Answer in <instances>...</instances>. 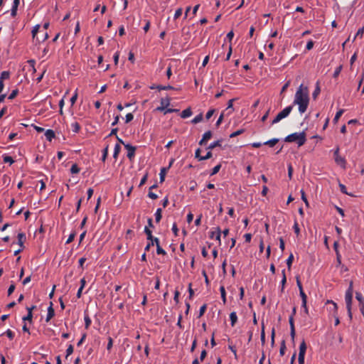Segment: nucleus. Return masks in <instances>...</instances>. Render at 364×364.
Segmentation results:
<instances>
[{"label":"nucleus","mask_w":364,"mask_h":364,"mask_svg":"<svg viewBox=\"0 0 364 364\" xmlns=\"http://www.w3.org/2000/svg\"><path fill=\"white\" fill-rule=\"evenodd\" d=\"M48 27H49V23H48V22L45 23L43 24V29H42V31H43V37L41 38V41H42V42H43V41H45L46 40H47V39H48V33H47V31H46V30L48 28Z\"/></svg>","instance_id":"4468645a"},{"label":"nucleus","mask_w":364,"mask_h":364,"mask_svg":"<svg viewBox=\"0 0 364 364\" xmlns=\"http://www.w3.org/2000/svg\"><path fill=\"white\" fill-rule=\"evenodd\" d=\"M86 336H87L86 333L82 334L81 338L77 343V346H80L84 343V341H85Z\"/></svg>","instance_id":"4d7b16f0"},{"label":"nucleus","mask_w":364,"mask_h":364,"mask_svg":"<svg viewBox=\"0 0 364 364\" xmlns=\"http://www.w3.org/2000/svg\"><path fill=\"white\" fill-rule=\"evenodd\" d=\"M230 319L231 321V326L233 327L237 321V316L236 312L233 311V312L230 313Z\"/></svg>","instance_id":"6ab92c4d"},{"label":"nucleus","mask_w":364,"mask_h":364,"mask_svg":"<svg viewBox=\"0 0 364 364\" xmlns=\"http://www.w3.org/2000/svg\"><path fill=\"white\" fill-rule=\"evenodd\" d=\"M38 32H43V31H40V25L39 24H37L33 28V30H32V37L35 40H36V41L38 42H42L41 41V38H40L37 34Z\"/></svg>","instance_id":"1a4fd4ad"},{"label":"nucleus","mask_w":364,"mask_h":364,"mask_svg":"<svg viewBox=\"0 0 364 364\" xmlns=\"http://www.w3.org/2000/svg\"><path fill=\"white\" fill-rule=\"evenodd\" d=\"M55 315V311L53 308V303L50 302L49 307L48 308V314L46 316V322H48Z\"/></svg>","instance_id":"ddd939ff"},{"label":"nucleus","mask_w":364,"mask_h":364,"mask_svg":"<svg viewBox=\"0 0 364 364\" xmlns=\"http://www.w3.org/2000/svg\"><path fill=\"white\" fill-rule=\"evenodd\" d=\"M124 147L127 150V157L132 160L135 156L136 147L129 144H124Z\"/></svg>","instance_id":"0eeeda50"},{"label":"nucleus","mask_w":364,"mask_h":364,"mask_svg":"<svg viewBox=\"0 0 364 364\" xmlns=\"http://www.w3.org/2000/svg\"><path fill=\"white\" fill-rule=\"evenodd\" d=\"M84 320H85V328L86 329H88L91 325L92 321L87 314L85 315Z\"/></svg>","instance_id":"a878e982"},{"label":"nucleus","mask_w":364,"mask_h":364,"mask_svg":"<svg viewBox=\"0 0 364 364\" xmlns=\"http://www.w3.org/2000/svg\"><path fill=\"white\" fill-rule=\"evenodd\" d=\"M162 210L161 208H158L155 213V220L156 223H159L162 218Z\"/></svg>","instance_id":"393cba45"},{"label":"nucleus","mask_w":364,"mask_h":364,"mask_svg":"<svg viewBox=\"0 0 364 364\" xmlns=\"http://www.w3.org/2000/svg\"><path fill=\"white\" fill-rule=\"evenodd\" d=\"M300 192H301V196L302 200L305 203L306 205L308 207L309 205V204L308 200L306 198L304 191L301 189Z\"/></svg>","instance_id":"e433bc0d"},{"label":"nucleus","mask_w":364,"mask_h":364,"mask_svg":"<svg viewBox=\"0 0 364 364\" xmlns=\"http://www.w3.org/2000/svg\"><path fill=\"white\" fill-rule=\"evenodd\" d=\"M147 178H148L147 174L144 175V176L141 178V181H140V183H139V187L142 186H143V185L146 182V181H147Z\"/></svg>","instance_id":"680f3d73"},{"label":"nucleus","mask_w":364,"mask_h":364,"mask_svg":"<svg viewBox=\"0 0 364 364\" xmlns=\"http://www.w3.org/2000/svg\"><path fill=\"white\" fill-rule=\"evenodd\" d=\"M112 346H113V340L111 337H109L108 338V343H107V350H109L112 348Z\"/></svg>","instance_id":"0e129e2a"},{"label":"nucleus","mask_w":364,"mask_h":364,"mask_svg":"<svg viewBox=\"0 0 364 364\" xmlns=\"http://www.w3.org/2000/svg\"><path fill=\"white\" fill-rule=\"evenodd\" d=\"M182 11L183 10L181 8L178 9L174 14V19L178 18L181 16Z\"/></svg>","instance_id":"09e8293b"},{"label":"nucleus","mask_w":364,"mask_h":364,"mask_svg":"<svg viewBox=\"0 0 364 364\" xmlns=\"http://www.w3.org/2000/svg\"><path fill=\"white\" fill-rule=\"evenodd\" d=\"M220 168H221V164H218L217 166L213 167V168L212 169L210 175V176H213V175L216 174L217 173L219 172Z\"/></svg>","instance_id":"f704fd0d"},{"label":"nucleus","mask_w":364,"mask_h":364,"mask_svg":"<svg viewBox=\"0 0 364 364\" xmlns=\"http://www.w3.org/2000/svg\"><path fill=\"white\" fill-rule=\"evenodd\" d=\"M343 112H344V109H339L336 112V115H335V117H334V118L333 119V122L334 124H336L338 122V121L339 120L340 117L342 116Z\"/></svg>","instance_id":"4be33fe9"},{"label":"nucleus","mask_w":364,"mask_h":364,"mask_svg":"<svg viewBox=\"0 0 364 364\" xmlns=\"http://www.w3.org/2000/svg\"><path fill=\"white\" fill-rule=\"evenodd\" d=\"M75 232L71 233V234L69 235V237H68V240H66V244H69V243H70L71 242H73V240H74V238H75Z\"/></svg>","instance_id":"5fc2aeb1"},{"label":"nucleus","mask_w":364,"mask_h":364,"mask_svg":"<svg viewBox=\"0 0 364 364\" xmlns=\"http://www.w3.org/2000/svg\"><path fill=\"white\" fill-rule=\"evenodd\" d=\"M352 301H353V293H350V291H346L345 294V301L346 304V307L352 306Z\"/></svg>","instance_id":"9d476101"},{"label":"nucleus","mask_w":364,"mask_h":364,"mask_svg":"<svg viewBox=\"0 0 364 364\" xmlns=\"http://www.w3.org/2000/svg\"><path fill=\"white\" fill-rule=\"evenodd\" d=\"M341 70H342V65L337 67L336 68V70H334L333 77L334 78L337 77L339 75V74L341 73Z\"/></svg>","instance_id":"a19ab883"},{"label":"nucleus","mask_w":364,"mask_h":364,"mask_svg":"<svg viewBox=\"0 0 364 364\" xmlns=\"http://www.w3.org/2000/svg\"><path fill=\"white\" fill-rule=\"evenodd\" d=\"M363 33H364V26L362 28L358 29V31L356 33L355 36L356 37L360 36V38H362Z\"/></svg>","instance_id":"e2e57ef3"},{"label":"nucleus","mask_w":364,"mask_h":364,"mask_svg":"<svg viewBox=\"0 0 364 364\" xmlns=\"http://www.w3.org/2000/svg\"><path fill=\"white\" fill-rule=\"evenodd\" d=\"M235 101V99H231L228 101V107L226 108L225 110H224L225 112V111H228L227 112V115H230L233 112V102Z\"/></svg>","instance_id":"dca6fc26"},{"label":"nucleus","mask_w":364,"mask_h":364,"mask_svg":"<svg viewBox=\"0 0 364 364\" xmlns=\"http://www.w3.org/2000/svg\"><path fill=\"white\" fill-rule=\"evenodd\" d=\"M4 333L10 340H12L14 338V333L10 329H8Z\"/></svg>","instance_id":"c03bdc74"},{"label":"nucleus","mask_w":364,"mask_h":364,"mask_svg":"<svg viewBox=\"0 0 364 364\" xmlns=\"http://www.w3.org/2000/svg\"><path fill=\"white\" fill-rule=\"evenodd\" d=\"M170 98L169 97H165V98H161V101H160V103H161V106L160 107H158L156 110L157 111H160V112H163L165 110V109L169 106L170 105Z\"/></svg>","instance_id":"423d86ee"},{"label":"nucleus","mask_w":364,"mask_h":364,"mask_svg":"<svg viewBox=\"0 0 364 364\" xmlns=\"http://www.w3.org/2000/svg\"><path fill=\"white\" fill-rule=\"evenodd\" d=\"M293 109V105H289L285 107L282 111L279 112L275 118L272 120V124L279 122L282 119L289 116Z\"/></svg>","instance_id":"7ed1b4c3"},{"label":"nucleus","mask_w":364,"mask_h":364,"mask_svg":"<svg viewBox=\"0 0 364 364\" xmlns=\"http://www.w3.org/2000/svg\"><path fill=\"white\" fill-rule=\"evenodd\" d=\"M212 137L211 131H208L205 132L203 135L201 140L199 141L200 145L205 144L210 138Z\"/></svg>","instance_id":"9b49d317"},{"label":"nucleus","mask_w":364,"mask_h":364,"mask_svg":"<svg viewBox=\"0 0 364 364\" xmlns=\"http://www.w3.org/2000/svg\"><path fill=\"white\" fill-rule=\"evenodd\" d=\"M293 174V167L291 164L288 165V176L291 179Z\"/></svg>","instance_id":"13d9d810"},{"label":"nucleus","mask_w":364,"mask_h":364,"mask_svg":"<svg viewBox=\"0 0 364 364\" xmlns=\"http://www.w3.org/2000/svg\"><path fill=\"white\" fill-rule=\"evenodd\" d=\"M225 115V111H223V112H222V113L220 114V117H219V118H218V121L216 122L215 125H216L217 127L220 126V124L222 123L223 119V118H224Z\"/></svg>","instance_id":"ea45409f"},{"label":"nucleus","mask_w":364,"mask_h":364,"mask_svg":"<svg viewBox=\"0 0 364 364\" xmlns=\"http://www.w3.org/2000/svg\"><path fill=\"white\" fill-rule=\"evenodd\" d=\"M45 136L46 137V139L49 141H51L53 139L55 138V134L53 130L52 129H47L45 132Z\"/></svg>","instance_id":"2eb2a0df"},{"label":"nucleus","mask_w":364,"mask_h":364,"mask_svg":"<svg viewBox=\"0 0 364 364\" xmlns=\"http://www.w3.org/2000/svg\"><path fill=\"white\" fill-rule=\"evenodd\" d=\"M244 132H245V129H239V130H237V131H236V132H232V133L230 135V138H234V137H235V136H238V135L242 134V133H244Z\"/></svg>","instance_id":"c9c22d12"},{"label":"nucleus","mask_w":364,"mask_h":364,"mask_svg":"<svg viewBox=\"0 0 364 364\" xmlns=\"http://www.w3.org/2000/svg\"><path fill=\"white\" fill-rule=\"evenodd\" d=\"M279 248L281 249L282 251H284L285 248L284 240L282 237L279 238Z\"/></svg>","instance_id":"6e6d98bb"},{"label":"nucleus","mask_w":364,"mask_h":364,"mask_svg":"<svg viewBox=\"0 0 364 364\" xmlns=\"http://www.w3.org/2000/svg\"><path fill=\"white\" fill-rule=\"evenodd\" d=\"M334 159L337 164L345 167L346 161V159L339 155V149L337 148L334 151Z\"/></svg>","instance_id":"20e7f679"},{"label":"nucleus","mask_w":364,"mask_h":364,"mask_svg":"<svg viewBox=\"0 0 364 364\" xmlns=\"http://www.w3.org/2000/svg\"><path fill=\"white\" fill-rule=\"evenodd\" d=\"M15 290V285L11 284L8 289V295L10 296Z\"/></svg>","instance_id":"338daca9"},{"label":"nucleus","mask_w":364,"mask_h":364,"mask_svg":"<svg viewBox=\"0 0 364 364\" xmlns=\"http://www.w3.org/2000/svg\"><path fill=\"white\" fill-rule=\"evenodd\" d=\"M214 113H215L214 109H210L205 114L206 119H209L213 115Z\"/></svg>","instance_id":"864d4df0"},{"label":"nucleus","mask_w":364,"mask_h":364,"mask_svg":"<svg viewBox=\"0 0 364 364\" xmlns=\"http://www.w3.org/2000/svg\"><path fill=\"white\" fill-rule=\"evenodd\" d=\"M191 115H192V111H191V108H187V109L183 110L182 112L181 113V118H183V119L188 118V117H191Z\"/></svg>","instance_id":"a211bd4d"},{"label":"nucleus","mask_w":364,"mask_h":364,"mask_svg":"<svg viewBox=\"0 0 364 364\" xmlns=\"http://www.w3.org/2000/svg\"><path fill=\"white\" fill-rule=\"evenodd\" d=\"M293 260H294V255H293V254L291 253L287 259V267L289 269H290L291 267Z\"/></svg>","instance_id":"2f4dec72"},{"label":"nucleus","mask_w":364,"mask_h":364,"mask_svg":"<svg viewBox=\"0 0 364 364\" xmlns=\"http://www.w3.org/2000/svg\"><path fill=\"white\" fill-rule=\"evenodd\" d=\"M320 92H321V90H320V87H319V83H318V82H317L316 88H315L314 92L312 93L313 98L316 99L317 97V96L319 95Z\"/></svg>","instance_id":"c756f323"},{"label":"nucleus","mask_w":364,"mask_h":364,"mask_svg":"<svg viewBox=\"0 0 364 364\" xmlns=\"http://www.w3.org/2000/svg\"><path fill=\"white\" fill-rule=\"evenodd\" d=\"M286 351V345L285 341L283 340L281 343L280 349H279V354L281 356H283Z\"/></svg>","instance_id":"72a5a7b5"},{"label":"nucleus","mask_w":364,"mask_h":364,"mask_svg":"<svg viewBox=\"0 0 364 364\" xmlns=\"http://www.w3.org/2000/svg\"><path fill=\"white\" fill-rule=\"evenodd\" d=\"M286 142H296L299 146L304 145L306 141V134L304 132H294L288 136L284 139Z\"/></svg>","instance_id":"f03ea898"},{"label":"nucleus","mask_w":364,"mask_h":364,"mask_svg":"<svg viewBox=\"0 0 364 364\" xmlns=\"http://www.w3.org/2000/svg\"><path fill=\"white\" fill-rule=\"evenodd\" d=\"M32 318H33V314L29 311V312H28V314L23 318V320L28 321L31 322Z\"/></svg>","instance_id":"49530a36"},{"label":"nucleus","mask_w":364,"mask_h":364,"mask_svg":"<svg viewBox=\"0 0 364 364\" xmlns=\"http://www.w3.org/2000/svg\"><path fill=\"white\" fill-rule=\"evenodd\" d=\"M278 141H279L278 139L274 138V139H269V140L264 142L263 144L268 145L272 147V146H274Z\"/></svg>","instance_id":"b1692460"},{"label":"nucleus","mask_w":364,"mask_h":364,"mask_svg":"<svg viewBox=\"0 0 364 364\" xmlns=\"http://www.w3.org/2000/svg\"><path fill=\"white\" fill-rule=\"evenodd\" d=\"M304 358H305L304 354H299V358H298L299 364L304 363Z\"/></svg>","instance_id":"bf43d9fd"},{"label":"nucleus","mask_w":364,"mask_h":364,"mask_svg":"<svg viewBox=\"0 0 364 364\" xmlns=\"http://www.w3.org/2000/svg\"><path fill=\"white\" fill-rule=\"evenodd\" d=\"M71 128L73 132L78 133L81 129V127L78 122H74L71 124Z\"/></svg>","instance_id":"aec40b11"},{"label":"nucleus","mask_w":364,"mask_h":364,"mask_svg":"<svg viewBox=\"0 0 364 364\" xmlns=\"http://www.w3.org/2000/svg\"><path fill=\"white\" fill-rule=\"evenodd\" d=\"M3 160L4 163H9L10 164H12L14 163V160L11 156L4 155L3 156Z\"/></svg>","instance_id":"473e14b6"},{"label":"nucleus","mask_w":364,"mask_h":364,"mask_svg":"<svg viewBox=\"0 0 364 364\" xmlns=\"http://www.w3.org/2000/svg\"><path fill=\"white\" fill-rule=\"evenodd\" d=\"M70 172L72 173H78L80 172V168L76 164L72 165Z\"/></svg>","instance_id":"4c0bfd02"},{"label":"nucleus","mask_w":364,"mask_h":364,"mask_svg":"<svg viewBox=\"0 0 364 364\" xmlns=\"http://www.w3.org/2000/svg\"><path fill=\"white\" fill-rule=\"evenodd\" d=\"M150 89L151 90L157 89L159 90H177L176 88H175L171 85L164 86V85H153L150 87Z\"/></svg>","instance_id":"f8f14e48"},{"label":"nucleus","mask_w":364,"mask_h":364,"mask_svg":"<svg viewBox=\"0 0 364 364\" xmlns=\"http://www.w3.org/2000/svg\"><path fill=\"white\" fill-rule=\"evenodd\" d=\"M211 157H212V152L210 151V150H209L205 156L200 158V161L207 160V159H209Z\"/></svg>","instance_id":"3c124183"},{"label":"nucleus","mask_w":364,"mask_h":364,"mask_svg":"<svg viewBox=\"0 0 364 364\" xmlns=\"http://www.w3.org/2000/svg\"><path fill=\"white\" fill-rule=\"evenodd\" d=\"M134 119V115L132 113H128L126 115V123L130 122Z\"/></svg>","instance_id":"052dcab7"},{"label":"nucleus","mask_w":364,"mask_h":364,"mask_svg":"<svg viewBox=\"0 0 364 364\" xmlns=\"http://www.w3.org/2000/svg\"><path fill=\"white\" fill-rule=\"evenodd\" d=\"M221 146V140H218V141H215L213 143H211L208 147L207 148L208 150H212L214 148L217 147V146Z\"/></svg>","instance_id":"cd10ccee"},{"label":"nucleus","mask_w":364,"mask_h":364,"mask_svg":"<svg viewBox=\"0 0 364 364\" xmlns=\"http://www.w3.org/2000/svg\"><path fill=\"white\" fill-rule=\"evenodd\" d=\"M108 155V145L104 149L102 156V161H105Z\"/></svg>","instance_id":"79ce46f5"},{"label":"nucleus","mask_w":364,"mask_h":364,"mask_svg":"<svg viewBox=\"0 0 364 364\" xmlns=\"http://www.w3.org/2000/svg\"><path fill=\"white\" fill-rule=\"evenodd\" d=\"M9 77H10V72L9 71L5 70V71L1 72V73L0 75V94L4 90V80H8V79H9Z\"/></svg>","instance_id":"39448f33"},{"label":"nucleus","mask_w":364,"mask_h":364,"mask_svg":"<svg viewBox=\"0 0 364 364\" xmlns=\"http://www.w3.org/2000/svg\"><path fill=\"white\" fill-rule=\"evenodd\" d=\"M121 151V146L119 144H116L114 146V153H113V157L114 159H117L119 152Z\"/></svg>","instance_id":"bb28decb"},{"label":"nucleus","mask_w":364,"mask_h":364,"mask_svg":"<svg viewBox=\"0 0 364 364\" xmlns=\"http://www.w3.org/2000/svg\"><path fill=\"white\" fill-rule=\"evenodd\" d=\"M220 237H221L220 229V228H217L216 232H215V240H218L219 242H220Z\"/></svg>","instance_id":"de8ad7c7"},{"label":"nucleus","mask_w":364,"mask_h":364,"mask_svg":"<svg viewBox=\"0 0 364 364\" xmlns=\"http://www.w3.org/2000/svg\"><path fill=\"white\" fill-rule=\"evenodd\" d=\"M289 326H290V336H291V340L294 341L295 335H296V331H295V326H294L293 315H291L289 317Z\"/></svg>","instance_id":"6e6552de"},{"label":"nucleus","mask_w":364,"mask_h":364,"mask_svg":"<svg viewBox=\"0 0 364 364\" xmlns=\"http://www.w3.org/2000/svg\"><path fill=\"white\" fill-rule=\"evenodd\" d=\"M206 309V304H203V306H200L199 310V316H202L205 314Z\"/></svg>","instance_id":"8fccbe9b"},{"label":"nucleus","mask_w":364,"mask_h":364,"mask_svg":"<svg viewBox=\"0 0 364 364\" xmlns=\"http://www.w3.org/2000/svg\"><path fill=\"white\" fill-rule=\"evenodd\" d=\"M220 291L221 298L223 299V301L225 304L226 302V293H225V287L223 286H221L220 287Z\"/></svg>","instance_id":"7c9ffc66"},{"label":"nucleus","mask_w":364,"mask_h":364,"mask_svg":"<svg viewBox=\"0 0 364 364\" xmlns=\"http://www.w3.org/2000/svg\"><path fill=\"white\" fill-rule=\"evenodd\" d=\"M309 102V90L306 87L301 85L296 92L294 105H299V111L301 114L304 113L308 107Z\"/></svg>","instance_id":"f257e3e1"},{"label":"nucleus","mask_w":364,"mask_h":364,"mask_svg":"<svg viewBox=\"0 0 364 364\" xmlns=\"http://www.w3.org/2000/svg\"><path fill=\"white\" fill-rule=\"evenodd\" d=\"M26 240V235L23 232H20L18 234V244L21 247L23 248V242Z\"/></svg>","instance_id":"f3484780"},{"label":"nucleus","mask_w":364,"mask_h":364,"mask_svg":"<svg viewBox=\"0 0 364 364\" xmlns=\"http://www.w3.org/2000/svg\"><path fill=\"white\" fill-rule=\"evenodd\" d=\"M355 298L358 301H359L360 303L363 301V297L361 293L356 292L355 293Z\"/></svg>","instance_id":"69168bd1"},{"label":"nucleus","mask_w":364,"mask_h":364,"mask_svg":"<svg viewBox=\"0 0 364 364\" xmlns=\"http://www.w3.org/2000/svg\"><path fill=\"white\" fill-rule=\"evenodd\" d=\"M73 353V346L70 344L66 350V358L70 355Z\"/></svg>","instance_id":"a18cd8bd"},{"label":"nucleus","mask_w":364,"mask_h":364,"mask_svg":"<svg viewBox=\"0 0 364 364\" xmlns=\"http://www.w3.org/2000/svg\"><path fill=\"white\" fill-rule=\"evenodd\" d=\"M77 98V94L75 92L74 93V95L72 96V97L70 98V102H71L72 105H73L75 103Z\"/></svg>","instance_id":"774afa93"},{"label":"nucleus","mask_w":364,"mask_h":364,"mask_svg":"<svg viewBox=\"0 0 364 364\" xmlns=\"http://www.w3.org/2000/svg\"><path fill=\"white\" fill-rule=\"evenodd\" d=\"M156 253L158 255H166V252L163 248H161L160 245L156 246Z\"/></svg>","instance_id":"37998d69"},{"label":"nucleus","mask_w":364,"mask_h":364,"mask_svg":"<svg viewBox=\"0 0 364 364\" xmlns=\"http://www.w3.org/2000/svg\"><path fill=\"white\" fill-rule=\"evenodd\" d=\"M306 344L304 340L302 341L299 346V354H306Z\"/></svg>","instance_id":"412c9836"},{"label":"nucleus","mask_w":364,"mask_h":364,"mask_svg":"<svg viewBox=\"0 0 364 364\" xmlns=\"http://www.w3.org/2000/svg\"><path fill=\"white\" fill-rule=\"evenodd\" d=\"M293 228H294V232L299 235V233H300V229H299V225L297 223V222H295L294 224V226H293Z\"/></svg>","instance_id":"603ef678"},{"label":"nucleus","mask_w":364,"mask_h":364,"mask_svg":"<svg viewBox=\"0 0 364 364\" xmlns=\"http://www.w3.org/2000/svg\"><path fill=\"white\" fill-rule=\"evenodd\" d=\"M203 120V114L202 113H200L199 114H198L197 116H196L192 120H191V123L193 124H198L199 122H200L201 121Z\"/></svg>","instance_id":"c85d7f7f"},{"label":"nucleus","mask_w":364,"mask_h":364,"mask_svg":"<svg viewBox=\"0 0 364 364\" xmlns=\"http://www.w3.org/2000/svg\"><path fill=\"white\" fill-rule=\"evenodd\" d=\"M18 89H15L12 90L11 93L9 95L8 99L9 100H14L18 95Z\"/></svg>","instance_id":"58836bf2"},{"label":"nucleus","mask_w":364,"mask_h":364,"mask_svg":"<svg viewBox=\"0 0 364 364\" xmlns=\"http://www.w3.org/2000/svg\"><path fill=\"white\" fill-rule=\"evenodd\" d=\"M144 232L145 234L147 236V240H152L155 237H154L152 235V232L151 230L149 228V227H145L144 228Z\"/></svg>","instance_id":"5701e85b"}]
</instances>
